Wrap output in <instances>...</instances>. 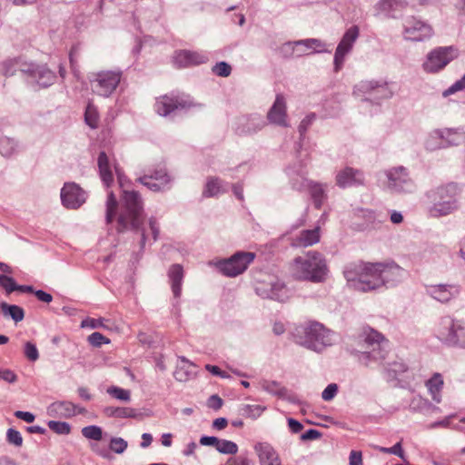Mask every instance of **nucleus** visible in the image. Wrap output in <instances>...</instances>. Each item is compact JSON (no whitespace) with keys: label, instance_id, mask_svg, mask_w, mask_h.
I'll return each mask as SVG.
<instances>
[{"label":"nucleus","instance_id":"423d86ee","mask_svg":"<svg viewBox=\"0 0 465 465\" xmlns=\"http://www.w3.org/2000/svg\"><path fill=\"white\" fill-rule=\"evenodd\" d=\"M292 336L296 343L315 351L332 344L331 331L317 322L296 326Z\"/></svg>","mask_w":465,"mask_h":465},{"label":"nucleus","instance_id":"2eb2a0df","mask_svg":"<svg viewBox=\"0 0 465 465\" xmlns=\"http://www.w3.org/2000/svg\"><path fill=\"white\" fill-rule=\"evenodd\" d=\"M461 140L462 135L456 131L437 129L430 133L425 144L428 150L433 151L448 146L459 145Z\"/></svg>","mask_w":465,"mask_h":465},{"label":"nucleus","instance_id":"dca6fc26","mask_svg":"<svg viewBox=\"0 0 465 465\" xmlns=\"http://www.w3.org/2000/svg\"><path fill=\"white\" fill-rule=\"evenodd\" d=\"M433 34L431 26L415 17L407 18L403 24V37L409 41L420 42L429 39Z\"/></svg>","mask_w":465,"mask_h":465},{"label":"nucleus","instance_id":"c85d7f7f","mask_svg":"<svg viewBox=\"0 0 465 465\" xmlns=\"http://www.w3.org/2000/svg\"><path fill=\"white\" fill-rule=\"evenodd\" d=\"M168 276L173 297L177 300L182 293V282L183 279V267L180 264H173L169 269Z\"/></svg>","mask_w":465,"mask_h":465},{"label":"nucleus","instance_id":"c9c22d12","mask_svg":"<svg viewBox=\"0 0 465 465\" xmlns=\"http://www.w3.org/2000/svg\"><path fill=\"white\" fill-rule=\"evenodd\" d=\"M104 412L108 417L114 418H134L136 416L135 410L127 407H106Z\"/></svg>","mask_w":465,"mask_h":465},{"label":"nucleus","instance_id":"8fccbe9b","mask_svg":"<svg viewBox=\"0 0 465 465\" xmlns=\"http://www.w3.org/2000/svg\"><path fill=\"white\" fill-rule=\"evenodd\" d=\"M265 410V407H262L261 405H244L242 409V415L251 418L256 419L261 416V414Z\"/></svg>","mask_w":465,"mask_h":465},{"label":"nucleus","instance_id":"4468645a","mask_svg":"<svg viewBox=\"0 0 465 465\" xmlns=\"http://www.w3.org/2000/svg\"><path fill=\"white\" fill-rule=\"evenodd\" d=\"M389 188L395 193H412L415 190V183L409 176L406 168L394 167L386 172Z\"/></svg>","mask_w":465,"mask_h":465},{"label":"nucleus","instance_id":"de8ad7c7","mask_svg":"<svg viewBox=\"0 0 465 465\" xmlns=\"http://www.w3.org/2000/svg\"><path fill=\"white\" fill-rule=\"evenodd\" d=\"M82 435L86 439L100 440L103 438V430L98 426L90 425L82 429Z\"/></svg>","mask_w":465,"mask_h":465},{"label":"nucleus","instance_id":"e433bc0d","mask_svg":"<svg viewBox=\"0 0 465 465\" xmlns=\"http://www.w3.org/2000/svg\"><path fill=\"white\" fill-rule=\"evenodd\" d=\"M24 64L28 63L22 61L20 58L6 59L0 65V71L5 76H12L15 74L16 70H19L21 72V64Z\"/></svg>","mask_w":465,"mask_h":465},{"label":"nucleus","instance_id":"09e8293b","mask_svg":"<svg viewBox=\"0 0 465 465\" xmlns=\"http://www.w3.org/2000/svg\"><path fill=\"white\" fill-rule=\"evenodd\" d=\"M47 425L51 430L59 435H67L71 432V426L65 421L50 420Z\"/></svg>","mask_w":465,"mask_h":465},{"label":"nucleus","instance_id":"e2e57ef3","mask_svg":"<svg viewBox=\"0 0 465 465\" xmlns=\"http://www.w3.org/2000/svg\"><path fill=\"white\" fill-rule=\"evenodd\" d=\"M338 392V385L336 383H330L322 391V398L326 401H331Z\"/></svg>","mask_w":465,"mask_h":465},{"label":"nucleus","instance_id":"c756f323","mask_svg":"<svg viewBox=\"0 0 465 465\" xmlns=\"http://www.w3.org/2000/svg\"><path fill=\"white\" fill-rule=\"evenodd\" d=\"M228 183H224L219 177H208L203 195L204 197H214L228 191Z\"/></svg>","mask_w":465,"mask_h":465},{"label":"nucleus","instance_id":"0eeeda50","mask_svg":"<svg viewBox=\"0 0 465 465\" xmlns=\"http://www.w3.org/2000/svg\"><path fill=\"white\" fill-rule=\"evenodd\" d=\"M436 336L447 346L465 349V322L450 316L442 317Z\"/></svg>","mask_w":465,"mask_h":465},{"label":"nucleus","instance_id":"a878e982","mask_svg":"<svg viewBox=\"0 0 465 465\" xmlns=\"http://www.w3.org/2000/svg\"><path fill=\"white\" fill-rule=\"evenodd\" d=\"M178 360L180 363L176 365L173 371L174 379L179 382H186L194 378L196 371L193 369L196 368V365L184 356H179Z\"/></svg>","mask_w":465,"mask_h":465},{"label":"nucleus","instance_id":"6e6d98bb","mask_svg":"<svg viewBox=\"0 0 465 465\" xmlns=\"http://www.w3.org/2000/svg\"><path fill=\"white\" fill-rule=\"evenodd\" d=\"M127 446L128 444L126 440H124L123 438L116 437L112 438L109 444L110 449L117 454L124 452V450L127 449Z\"/></svg>","mask_w":465,"mask_h":465},{"label":"nucleus","instance_id":"3c124183","mask_svg":"<svg viewBox=\"0 0 465 465\" xmlns=\"http://www.w3.org/2000/svg\"><path fill=\"white\" fill-rule=\"evenodd\" d=\"M316 119V114L314 113H312L305 116L302 122L299 124L298 131L300 134V141L302 142L304 139V135L306 131L310 128V126L312 124L314 120Z\"/></svg>","mask_w":465,"mask_h":465},{"label":"nucleus","instance_id":"f03ea898","mask_svg":"<svg viewBox=\"0 0 465 465\" xmlns=\"http://www.w3.org/2000/svg\"><path fill=\"white\" fill-rule=\"evenodd\" d=\"M126 230L133 231L140 236V250L143 251L146 242H154L160 234V226L157 219L150 217L148 223H144L143 203L141 195L135 191H124V210L118 218L119 232Z\"/></svg>","mask_w":465,"mask_h":465},{"label":"nucleus","instance_id":"5fc2aeb1","mask_svg":"<svg viewBox=\"0 0 465 465\" xmlns=\"http://www.w3.org/2000/svg\"><path fill=\"white\" fill-rule=\"evenodd\" d=\"M225 465H254V461L247 454H240L227 460Z\"/></svg>","mask_w":465,"mask_h":465},{"label":"nucleus","instance_id":"393cba45","mask_svg":"<svg viewBox=\"0 0 465 465\" xmlns=\"http://www.w3.org/2000/svg\"><path fill=\"white\" fill-rule=\"evenodd\" d=\"M208 61V56L200 52L181 50L176 53L174 62L179 67L198 65Z\"/></svg>","mask_w":465,"mask_h":465},{"label":"nucleus","instance_id":"603ef678","mask_svg":"<svg viewBox=\"0 0 465 465\" xmlns=\"http://www.w3.org/2000/svg\"><path fill=\"white\" fill-rule=\"evenodd\" d=\"M24 354L30 361H36L39 359V352L35 343L26 341L25 343Z\"/></svg>","mask_w":465,"mask_h":465},{"label":"nucleus","instance_id":"774afa93","mask_svg":"<svg viewBox=\"0 0 465 465\" xmlns=\"http://www.w3.org/2000/svg\"><path fill=\"white\" fill-rule=\"evenodd\" d=\"M223 403V400L218 395L214 394L208 399L207 405L209 408L217 411L222 408Z\"/></svg>","mask_w":465,"mask_h":465},{"label":"nucleus","instance_id":"f257e3e1","mask_svg":"<svg viewBox=\"0 0 465 465\" xmlns=\"http://www.w3.org/2000/svg\"><path fill=\"white\" fill-rule=\"evenodd\" d=\"M404 269L395 262H355L345 266L343 275L348 286L360 292H370L382 286L391 287L400 282Z\"/></svg>","mask_w":465,"mask_h":465},{"label":"nucleus","instance_id":"338daca9","mask_svg":"<svg viewBox=\"0 0 465 465\" xmlns=\"http://www.w3.org/2000/svg\"><path fill=\"white\" fill-rule=\"evenodd\" d=\"M0 379L8 382L15 383L17 381V375L9 369L2 370Z\"/></svg>","mask_w":465,"mask_h":465},{"label":"nucleus","instance_id":"bb28decb","mask_svg":"<svg viewBox=\"0 0 465 465\" xmlns=\"http://www.w3.org/2000/svg\"><path fill=\"white\" fill-rule=\"evenodd\" d=\"M320 238V227L302 230L292 239V245L296 248L309 247L319 242Z\"/></svg>","mask_w":465,"mask_h":465},{"label":"nucleus","instance_id":"aec40b11","mask_svg":"<svg viewBox=\"0 0 465 465\" xmlns=\"http://www.w3.org/2000/svg\"><path fill=\"white\" fill-rule=\"evenodd\" d=\"M325 44L317 38H308L294 42H287L282 46V52L286 54H292L297 52L298 56L305 54L306 50L313 49V53L324 52Z\"/></svg>","mask_w":465,"mask_h":465},{"label":"nucleus","instance_id":"4be33fe9","mask_svg":"<svg viewBox=\"0 0 465 465\" xmlns=\"http://www.w3.org/2000/svg\"><path fill=\"white\" fill-rule=\"evenodd\" d=\"M267 119L271 124L286 127L287 124V105L282 94H278L275 101L267 114Z\"/></svg>","mask_w":465,"mask_h":465},{"label":"nucleus","instance_id":"864d4df0","mask_svg":"<svg viewBox=\"0 0 465 465\" xmlns=\"http://www.w3.org/2000/svg\"><path fill=\"white\" fill-rule=\"evenodd\" d=\"M0 286L5 289L7 294L16 291L17 283L9 276L0 274Z\"/></svg>","mask_w":465,"mask_h":465},{"label":"nucleus","instance_id":"7ed1b4c3","mask_svg":"<svg viewBox=\"0 0 465 465\" xmlns=\"http://www.w3.org/2000/svg\"><path fill=\"white\" fill-rule=\"evenodd\" d=\"M358 347V361L365 367L382 366L392 379L407 370L402 361H386L390 350L389 341L371 328L364 330L360 335Z\"/></svg>","mask_w":465,"mask_h":465},{"label":"nucleus","instance_id":"473e14b6","mask_svg":"<svg viewBox=\"0 0 465 465\" xmlns=\"http://www.w3.org/2000/svg\"><path fill=\"white\" fill-rule=\"evenodd\" d=\"M98 168L102 181L106 186H109L113 181V173L109 165V159L104 152H101L98 156Z\"/></svg>","mask_w":465,"mask_h":465},{"label":"nucleus","instance_id":"6e6552de","mask_svg":"<svg viewBox=\"0 0 465 465\" xmlns=\"http://www.w3.org/2000/svg\"><path fill=\"white\" fill-rule=\"evenodd\" d=\"M122 74L121 70H106L93 74L89 79L92 91L97 95L109 97L119 85Z\"/></svg>","mask_w":465,"mask_h":465},{"label":"nucleus","instance_id":"13d9d810","mask_svg":"<svg viewBox=\"0 0 465 465\" xmlns=\"http://www.w3.org/2000/svg\"><path fill=\"white\" fill-rule=\"evenodd\" d=\"M6 439L10 444H13L16 447H20L23 444V437L21 433L13 428L7 430Z\"/></svg>","mask_w":465,"mask_h":465},{"label":"nucleus","instance_id":"9d476101","mask_svg":"<svg viewBox=\"0 0 465 465\" xmlns=\"http://www.w3.org/2000/svg\"><path fill=\"white\" fill-rule=\"evenodd\" d=\"M355 95H363V100L379 104L380 101L392 96L388 84L383 81H361L354 87Z\"/></svg>","mask_w":465,"mask_h":465},{"label":"nucleus","instance_id":"39448f33","mask_svg":"<svg viewBox=\"0 0 465 465\" xmlns=\"http://www.w3.org/2000/svg\"><path fill=\"white\" fill-rule=\"evenodd\" d=\"M328 272L324 256L316 251H309L305 255L298 256L293 261L292 275L298 280L314 283L323 282Z\"/></svg>","mask_w":465,"mask_h":465},{"label":"nucleus","instance_id":"72a5a7b5","mask_svg":"<svg viewBox=\"0 0 465 465\" xmlns=\"http://www.w3.org/2000/svg\"><path fill=\"white\" fill-rule=\"evenodd\" d=\"M426 387L430 393L432 400L440 403L441 401V390L443 387V380L440 373H435L430 380L426 381Z\"/></svg>","mask_w":465,"mask_h":465},{"label":"nucleus","instance_id":"20e7f679","mask_svg":"<svg viewBox=\"0 0 465 465\" xmlns=\"http://www.w3.org/2000/svg\"><path fill=\"white\" fill-rule=\"evenodd\" d=\"M461 193L462 186L453 182L429 191L426 195L431 203L429 207L430 216L440 218L458 211L460 207Z\"/></svg>","mask_w":465,"mask_h":465},{"label":"nucleus","instance_id":"a211bd4d","mask_svg":"<svg viewBox=\"0 0 465 465\" xmlns=\"http://www.w3.org/2000/svg\"><path fill=\"white\" fill-rule=\"evenodd\" d=\"M359 35L360 30L357 25L351 26L344 33L334 54V69L336 72L341 68L345 56L351 51Z\"/></svg>","mask_w":465,"mask_h":465},{"label":"nucleus","instance_id":"49530a36","mask_svg":"<svg viewBox=\"0 0 465 465\" xmlns=\"http://www.w3.org/2000/svg\"><path fill=\"white\" fill-rule=\"evenodd\" d=\"M216 450L222 454L235 455L238 452V445L228 440H219Z\"/></svg>","mask_w":465,"mask_h":465},{"label":"nucleus","instance_id":"69168bd1","mask_svg":"<svg viewBox=\"0 0 465 465\" xmlns=\"http://www.w3.org/2000/svg\"><path fill=\"white\" fill-rule=\"evenodd\" d=\"M321 437H322V433L319 430H314V429H310L306 432L302 433L300 438L302 441H307V440H315L320 439Z\"/></svg>","mask_w":465,"mask_h":465},{"label":"nucleus","instance_id":"5701e85b","mask_svg":"<svg viewBox=\"0 0 465 465\" xmlns=\"http://www.w3.org/2000/svg\"><path fill=\"white\" fill-rule=\"evenodd\" d=\"M363 181V173L360 170L351 167H345L338 172L336 175V184L341 188L361 185Z\"/></svg>","mask_w":465,"mask_h":465},{"label":"nucleus","instance_id":"6ab92c4d","mask_svg":"<svg viewBox=\"0 0 465 465\" xmlns=\"http://www.w3.org/2000/svg\"><path fill=\"white\" fill-rule=\"evenodd\" d=\"M192 105L193 103L183 97L164 95L157 99L154 108L158 114L169 116L178 110L187 109Z\"/></svg>","mask_w":465,"mask_h":465},{"label":"nucleus","instance_id":"052dcab7","mask_svg":"<svg viewBox=\"0 0 465 465\" xmlns=\"http://www.w3.org/2000/svg\"><path fill=\"white\" fill-rule=\"evenodd\" d=\"M311 181L307 180L303 175L297 174L291 180L292 187L297 191H303L308 188Z\"/></svg>","mask_w":465,"mask_h":465},{"label":"nucleus","instance_id":"4d7b16f0","mask_svg":"<svg viewBox=\"0 0 465 465\" xmlns=\"http://www.w3.org/2000/svg\"><path fill=\"white\" fill-rule=\"evenodd\" d=\"M213 72L218 76L227 77L232 73V67L226 62H219L213 67Z\"/></svg>","mask_w":465,"mask_h":465},{"label":"nucleus","instance_id":"bf43d9fd","mask_svg":"<svg viewBox=\"0 0 465 465\" xmlns=\"http://www.w3.org/2000/svg\"><path fill=\"white\" fill-rule=\"evenodd\" d=\"M89 343L94 347H100L102 344L110 343V340L100 332H93L87 338Z\"/></svg>","mask_w":465,"mask_h":465},{"label":"nucleus","instance_id":"2f4dec72","mask_svg":"<svg viewBox=\"0 0 465 465\" xmlns=\"http://www.w3.org/2000/svg\"><path fill=\"white\" fill-rule=\"evenodd\" d=\"M326 188L327 185L312 181H311L308 184L307 189L310 192L311 197L316 209H321L323 203L327 199Z\"/></svg>","mask_w":465,"mask_h":465},{"label":"nucleus","instance_id":"9b49d317","mask_svg":"<svg viewBox=\"0 0 465 465\" xmlns=\"http://www.w3.org/2000/svg\"><path fill=\"white\" fill-rule=\"evenodd\" d=\"M254 258L255 253L253 252H237L229 259L220 261L217 263V267L224 275L235 277L242 273Z\"/></svg>","mask_w":465,"mask_h":465},{"label":"nucleus","instance_id":"58836bf2","mask_svg":"<svg viewBox=\"0 0 465 465\" xmlns=\"http://www.w3.org/2000/svg\"><path fill=\"white\" fill-rule=\"evenodd\" d=\"M261 387L263 391L279 398L286 396V388L277 381L264 380L261 382Z\"/></svg>","mask_w":465,"mask_h":465},{"label":"nucleus","instance_id":"f8f14e48","mask_svg":"<svg viewBox=\"0 0 465 465\" xmlns=\"http://www.w3.org/2000/svg\"><path fill=\"white\" fill-rule=\"evenodd\" d=\"M255 292L262 299H271L282 302L289 297V291L285 284L275 277H269L268 281H258L255 285Z\"/></svg>","mask_w":465,"mask_h":465},{"label":"nucleus","instance_id":"f3484780","mask_svg":"<svg viewBox=\"0 0 465 465\" xmlns=\"http://www.w3.org/2000/svg\"><path fill=\"white\" fill-rule=\"evenodd\" d=\"M87 199V193L75 183H65L61 190V202L69 210L80 208Z\"/></svg>","mask_w":465,"mask_h":465},{"label":"nucleus","instance_id":"ddd939ff","mask_svg":"<svg viewBox=\"0 0 465 465\" xmlns=\"http://www.w3.org/2000/svg\"><path fill=\"white\" fill-rule=\"evenodd\" d=\"M21 73L43 88L49 87L56 80V74L46 65L28 63L21 64Z\"/></svg>","mask_w":465,"mask_h":465},{"label":"nucleus","instance_id":"cd10ccee","mask_svg":"<svg viewBox=\"0 0 465 465\" xmlns=\"http://www.w3.org/2000/svg\"><path fill=\"white\" fill-rule=\"evenodd\" d=\"M77 405L71 401H55L47 408V412L52 417L72 418L76 415Z\"/></svg>","mask_w":465,"mask_h":465},{"label":"nucleus","instance_id":"79ce46f5","mask_svg":"<svg viewBox=\"0 0 465 465\" xmlns=\"http://www.w3.org/2000/svg\"><path fill=\"white\" fill-rule=\"evenodd\" d=\"M17 148V143L9 137H3L0 139V153L5 157L13 155Z\"/></svg>","mask_w":465,"mask_h":465},{"label":"nucleus","instance_id":"f704fd0d","mask_svg":"<svg viewBox=\"0 0 465 465\" xmlns=\"http://www.w3.org/2000/svg\"><path fill=\"white\" fill-rule=\"evenodd\" d=\"M0 309L5 317L11 318L15 322H22L25 318V311L18 305L2 302H0Z\"/></svg>","mask_w":465,"mask_h":465},{"label":"nucleus","instance_id":"ea45409f","mask_svg":"<svg viewBox=\"0 0 465 465\" xmlns=\"http://www.w3.org/2000/svg\"><path fill=\"white\" fill-rule=\"evenodd\" d=\"M84 121L92 129H95L99 123V114L93 104H88L85 108Z\"/></svg>","mask_w":465,"mask_h":465},{"label":"nucleus","instance_id":"4c0bfd02","mask_svg":"<svg viewBox=\"0 0 465 465\" xmlns=\"http://www.w3.org/2000/svg\"><path fill=\"white\" fill-rule=\"evenodd\" d=\"M264 121L261 116H252L246 119V124L243 125L242 130H238L240 134H251L256 133L264 126Z\"/></svg>","mask_w":465,"mask_h":465},{"label":"nucleus","instance_id":"7c9ffc66","mask_svg":"<svg viewBox=\"0 0 465 465\" xmlns=\"http://www.w3.org/2000/svg\"><path fill=\"white\" fill-rule=\"evenodd\" d=\"M407 6L406 0H381L377 7L389 17H396V13L402 11Z\"/></svg>","mask_w":465,"mask_h":465},{"label":"nucleus","instance_id":"a18cd8bd","mask_svg":"<svg viewBox=\"0 0 465 465\" xmlns=\"http://www.w3.org/2000/svg\"><path fill=\"white\" fill-rule=\"evenodd\" d=\"M106 392L113 398H115L119 401L124 402L131 401V392L128 390L117 386H111L107 388Z\"/></svg>","mask_w":465,"mask_h":465},{"label":"nucleus","instance_id":"37998d69","mask_svg":"<svg viewBox=\"0 0 465 465\" xmlns=\"http://www.w3.org/2000/svg\"><path fill=\"white\" fill-rule=\"evenodd\" d=\"M149 175H143L137 179V182L146 186L149 190L153 192H161L165 189H169V184H163L161 182L153 181L150 179Z\"/></svg>","mask_w":465,"mask_h":465},{"label":"nucleus","instance_id":"a19ab883","mask_svg":"<svg viewBox=\"0 0 465 465\" xmlns=\"http://www.w3.org/2000/svg\"><path fill=\"white\" fill-rule=\"evenodd\" d=\"M144 175L151 176L150 179L157 182H161L163 184H170L172 182L171 176L168 174L165 167L163 166H158L154 168L153 171H149L148 173H145Z\"/></svg>","mask_w":465,"mask_h":465},{"label":"nucleus","instance_id":"0e129e2a","mask_svg":"<svg viewBox=\"0 0 465 465\" xmlns=\"http://www.w3.org/2000/svg\"><path fill=\"white\" fill-rule=\"evenodd\" d=\"M104 321L105 320L104 318H87L82 322V327H90L92 329L104 328Z\"/></svg>","mask_w":465,"mask_h":465},{"label":"nucleus","instance_id":"b1692460","mask_svg":"<svg viewBox=\"0 0 465 465\" xmlns=\"http://www.w3.org/2000/svg\"><path fill=\"white\" fill-rule=\"evenodd\" d=\"M260 465H282L276 450L268 442H258L253 447Z\"/></svg>","mask_w":465,"mask_h":465},{"label":"nucleus","instance_id":"1a4fd4ad","mask_svg":"<svg viewBox=\"0 0 465 465\" xmlns=\"http://www.w3.org/2000/svg\"><path fill=\"white\" fill-rule=\"evenodd\" d=\"M459 52L453 46H440L431 50L422 64L427 73H438L442 70L453 59L458 57Z\"/></svg>","mask_w":465,"mask_h":465},{"label":"nucleus","instance_id":"412c9836","mask_svg":"<svg viewBox=\"0 0 465 465\" xmlns=\"http://www.w3.org/2000/svg\"><path fill=\"white\" fill-rule=\"evenodd\" d=\"M460 286L457 284H432L426 287V292L434 300L445 303L460 294Z\"/></svg>","mask_w":465,"mask_h":465},{"label":"nucleus","instance_id":"c03bdc74","mask_svg":"<svg viewBox=\"0 0 465 465\" xmlns=\"http://www.w3.org/2000/svg\"><path fill=\"white\" fill-rule=\"evenodd\" d=\"M117 200L113 192L109 193L106 201V215L105 220L107 223H111L116 214L117 211Z\"/></svg>","mask_w":465,"mask_h":465},{"label":"nucleus","instance_id":"680f3d73","mask_svg":"<svg viewBox=\"0 0 465 465\" xmlns=\"http://www.w3.org/2000/svg\"><path fill=\"white\" fill-rule=\"evenodd\" d=\"M465 89V74L458 81H456L452 85H450L448 89L443 92V96L447 97L450 94H453L459 91H462Z\"/></svg>","mask_w":465,"mask_h":465}]
</instances>
